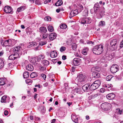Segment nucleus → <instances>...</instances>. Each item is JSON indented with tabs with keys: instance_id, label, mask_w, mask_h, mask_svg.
Wrapping results in <instances>:
<instances>
[{
	"instance_id": "dca6fc26",
	"label": "nucleus",
	"mask_w": 123,
	"mask_h": 123,
	"mask_svg": "<svg viewBox=\"0 0 123 123\" xmlns=\"http://www.w3.org/2000/svg\"><path fill=\"white\" fill-rule=\"evenodd\" d=\"M79 12L78 10H73L71 11L70 13V15L71 17H72L74 16L77 14Z\"/></svg>"
},
{
	"instance_id": "f257e3e1",
	"label": "nucleus",
	"mask_w": 123,
	"mask_h": 123,
	"mask_svg": "<svg viewBox=\"0 0 123 123\" xmlns=\"http://www.w3.org/2000/svg\"><path fill=\"white\" fill-rule=\"evenodd\" d=\"M103 46L102 45L96 46L93 48L92 51L95 54L100 55L103 51Z\"/></svg>"
},
{
	"instance_id": "b1692460",
	"label": "nucleus",
	"mask_w": 123,
	"mask_h": 123,
	"mask_svg": "<svg viewBox=\"0 0 123 123\" xmlns=\"http://www.w3.org/2000/svg\"><path fill=\"white\" fill-rule=\"evenodd\" d=\"M40 32L43 33H46L47 31V30L46 27H41L40 28Z\"/></svg>"
},
{
	"instance_id": "393cba45",
	"label": "nucleus",
	"mask_w": 123,
	"mask_h": 123,
	"mask_svg": "<svg viewBox=\"0 0 123 123\" xmlns=\"http://www.w3.org/2000/svg\"><path fill=\"white\" fill-rule=\"evenodd\" d=\"M105 25V22L103 21H101L98 24V26L99 27H103Z\"/></svg>"
},
{
	"instance_id": "79ce46f5",
	"label": "nucleus",
	"mask_w": 123,
	"mask_h": 123,
	"mask_svg": "<svg viewBox=\"0 0 123 123\" xmlns=\"http://www.w3.org/2000/svg\"><path fill=\"white\" fill-rule=\"evenodd\" d=\"M112 77V76L111 75H108L106 77V80L107 81H110Z\"/></svg>"
},
{
	"instance_id": "4be33fe9",
	"label": "nucleus",
	"mask_w": 123,
	"mask_h": 123,
	"mask_svg": "<svg viewBox=\"0 0 123 123\" xmlns=\"http://www.w3.org/2000/svg\"><path fill=\"white\" fill-rule=\"evenodd\" d=\"M99 7L100 6L98 3H97L95 4L94 6V10L95 12H96V11L98 10Z\"/></svg>"
},
{
	"instance_id": "9d476101",
	"label": "nucleus",
	"mask_w": 123,
	"mask_h": 123,
	"mask_svg": "<svg viewBox=\"0 0 123 123\" xmlns=\"http://www.w3.org/2000/svg\"><path fill=\"white\" fill-rule=\"evenodd\" d=\"M4 11L6 13H11L12 11V9L9 6H5L4 8Z\"/></svg>"
},
{
	"instance_id": "5fc2aeb1",
	"label": "nucleus",
	"mask_w": 123,
	"mask_h": 123,
	"mask_svg": "<svg viewBox=\"0 0 123 123\" xmlns=\"http://www.w3.org/2000/svg\"><path fill=\"white\" fill-rule=\"evenodd\" d=\"M46 43V42H41L40 43V44L41 46H43Z\"/></svg>"
},
{
	"instance_id": "6e6d98bb",
	"label": "nucleus",
	"mask_w": 123,
	"mask_h": 123,
	"mask_svg": "<svg viewBox=\"0 0 123 123\" xmlns=\"http://www.w3.org/2000/svg\"><path fill=\"white\" fill-rule=\"evenodd\" d=\"M38 44H37V46L35 47L34 49V50H37L40 49L39 46V45H37Z\"/></svg>"
},
{
	"instance_id": "bf43d9fd",
	"label": "nucleus",
	"mask_w": 123,
	"mask_h": 123,
	"mask_svg": "<svg viewBox=\"0 0 123 123\" xmlns=\"http://www.w3.org/2000/svg\"><path fill=\"white\" fill-rule=\"evenodd\" d=\"M105 89L104 88H102L100 89V92L102 93H103L105 92Z\"/></svg>"
},
{
	"instance_id": "7c9ffc66",
	"label": "nucleus",
	"mask_w": 123,
	"mask_h": 123,
	"mask_svg": "<svg viewBox=\"0 0 123 123\" xmlns=\"http://www.w3.org/2000/svg\"><path fill=\"white\" fill-rule=\"evenodd\" d=\"M88 11L87 9H85L83 12L82 15L83 16H86L88 15Z\"/></svg>"
},
{
	"instance_id": "f8f14e48",
	"label": "nucleus",
	"mask_w": 123,
	"mask_h": 123,
	"mask_svg": "<svg viewBox=\"0 0 123 123\" xmlns=\"http://www.w3.org/2000/svg\"><path fill=\"white\" fill-rule=\"evenodd\" d=\"M90 86V85L88 84H86L84 85L82 87V89L85 92H88L90 91L88 88Z\"/></svg>"
},
{
	"instance_id": "774afa93",
	"label": "nucleus",
	"mask_w": 123,
	"mask_h": 123,
	"mask_svg": "<svg viewBox=\"0 0 123 123\" xmlns=\"http://www.w3.org/2000/svg\"><path fill=\"white\" fill-rule=\"evenodd\" d=\"M59 1V5L61 6V5L62 4V1Z\"/></svg>"
},
{
	"instance_id": "6e6552de",
	"label": "nucleus",
	"mask_w": 123,
	"mask_h": 123,
	"mask_svg": "<svg viewBox=\"0 0 123 123\" xmlns=\"http://www.w3.org/2000/svg\"><path fill=\"white\" fill-rule=\"evenodd\" d=\"M91 18H83L80 22L81 24L84 25L85 24H90L91 23Z\"/></svg>"
},
{
	"instance_id": "4468645a",
	"label": "nucleus",
	"mask_w": 123,
	"mask_h": 123,
	"mask_svg": "<svg viewBox=\"0 0 123 123\" xmlns=\"http://www.w3.org/2000/svg\"><path fill=\"white\" fill-rule=\"evenodd\" d=\"M57 34L55 33H51L50 34L48 38L50 40H53L56 38Z\"/></svg>"
},
{
	"instance_id": "3c124183",
	"label": "nucleus",
	"mask_w": 123,
	"mask_h": 123,
	"mask_svg": "<svg viewBox=\"0 0 123 123\" xmlns=\"http://www.w3.org/2000/svg\"><path fill=\"white\" fill-rule=\"evenodd\" d=\"M80 89L79 88H76L74 90V92L77 93H80Z\"/></svg>"
},
{
	"instance_id": "ea45409f",
	"label": "nucleus",
	"mask_w": 123,
	"mask_h": 123,
	"mask_svg": "<svg viewBox=\"0 0 123 123\" xmlns=\"http://www.w3.org/2000/svg\"><path fill=\"white\" fill-rule=\"evenodd\" d=\"M12 64L11 63H9L8 64L6 65H5V68L6 69H10L11 67H10V66Z\"/></svg>"
},
{
	"instance_id": "72a5a7b5",
	"label": "nucleus",
	"mask_w": 123,
	"mask_h": 123,
	"mask_svg": "<svg viewBox=\"0 0 123 123\" xmlns=\"http://www.w3.org/2000/svg\"><path fill=\"white\" fill-rule=\"evenodd\" d=\"M4 66V62L3 60L0 58V68H2Z\"/></svg>"
},
{
	"instance_id": "423d86ee",
	"label": "nucleus",
	"mask_w": 123,
	"mask_h": 123,
	"mask_svg": "<svg viewBox=\"0 0 123 123\" xmlns=\"http://www.w3.org/2000/svg\"><path fill=\"white\" fill-rule=\"evenodd\" d=\"M117 41L116 39H114L111 42L110 45L111 46V49L113 50L115 49L117 47Z\"/></svg>"
},
{
	"instance_id": "338daca9",
	"label": "nucleus",
	"mask_w": 123,
	"mask_h": 123,
	"mask_svg": "<svg viewBox=\"0 0 123 123\" xmlns=\"http://www.w3.org/2000/svg\"><path fill=\"white\" fill-rule=\"evenodd\" d=\"M35 3L37 4H40L38 0H36Z\"/></svg>"
},
{
	"instance_id": "de8ad7c7",
	"label": "nucleus",
	"mask_w": 123,
	"mask_h": 123,
	"mask_svg": "<svg viewBox=\"0 0 123 123\" xmlns=\"http://www.w3.org/2000/svg\"><path fill=\"white\" fill-rule=\"evenodd\" d=\"M98 95V93H97L96 94H93L92 95L91 97L92 98H94L95 97H97Z\"/></svg>"
},
{
	"instance_id": "39448f33",
	"label": "nucleus",
	"mask_w": 123,
	"mask_h": 123,
	"mask_svg": "<svg viewBox=\"0 0 123 123\" xmlns=\"http://www.w3.org/2000/svg\"><path fill=\"white\" fill-rule=\"evenodd\" d=\"M118 70V67L116 64H114L111 67L110 70L112 73H114L117 72Z\"/></svg>"
},
{
	"instance_id": "412c9836",
	"label": "nucleus",
	"mask_w": 123,
	"mask_h": 123,
	"mask_svg": "<svg viewBox=\"0 0 123 123\" xmlns=\"http://www.w3.org/2000/svg\"><path fill=\"white\" fill-rule=\"evenodd\" d=\"M26 68L27 70L31 71H32L34 69L33 66L31 64L27 65Z\"/></svg>"
},
{
	"instance_id": "5701e85b",
	"label": "nucleus",
	"mask_w": 123,
	"mask_h": 123,
	"mask_svg": "<svg viewBox=\"0 0 123 123\" xmlns=\"http://www.w3.org/2000/svg\"><path fill=\"white\" fill-rule=\"evenodd\" d=\"M42 64L44 66L46 67L49 64V62L48 61L45 60L43 61Z\"/></svg>"
},
{
	"instance_id": "603ef678",
	"label": "nucleus",
	"mask_w": 123,
	"mask_h": 123,
	"mask_svg": "<svg viewBox=\"0 0 123 123\" xmlns=\"http://www.w3.org/2000/svg\"><path fill=\"white\" fill-rule=\"evenodd\" d=\"M46 67H43V66H40L39 67V69L42 71H44V70L46 69Z\"/></svg>"
},
{
	"instance_id": "4c0bfd02",
	"label": "nucleus",
	"mask_w": 123,
	"mask_h": 123,
	"mask_svg": "<svg viewBox=\"0 0 123 123\" xmlns=\"http://www.w3.org/2000/svg\"><path fill=\"white\" fill-rule=\"evenodd\" d=\"M48 29L49 31L50 32H52L53 30V27L51 25H49L48 26Z\"/></svg>"
},
{
	"instance_id": "49530a36",
	"label": "nucleus",
	"mask_w": 123,
	"mask_h": 123,
	"mask_svg": "<svg viewBox=\"0 0 123 123\" xmlns=\"http://www.w3.org/2000/svg\"><path fill=\"white\" fill-rule=\"evenodd\" d=\"M25 82L27 84H31L32 81L30 79H28L25 80Z\"/></svg>"
},
{
	"instance_id": "bb28decb",
	"label": "nucleus",
	"mask_w": 123,
	"mask_h": 123,
	"mask_svg": "<svg viewBox=\"0 0 123 123\" xmlns=\"http://www.w3.org/2000/svg\"><path fill=\"white\" fill-rule=\"evenodd\" d=\"M93 75L94 77L96 78L99 77L100 76V74L99 73L95 72H94L93 73Z\"/></svg>"
},
{
	"instance_id": "13d9d810",
	"label": "nucleus",
	"mask_w": 123,
	"mask_h": 123,
	"mask_svg": "<svg viewBox=\"0 0 123 123\" xmlns=\"http://www.w3.org/2000/svg\"><path fill=\"white\" fill-rule=\"evenodd\" d=\"M41 76L43 77L44 80H45L46 78V75L43 74H41Z\"/></svg>"
},
{
	"instance_id": "2f4dec72",
	"label": "nucleus",
	"mask_w": 123,
	"mask_h": 123,
	"mask_svg": "<svg viewBox=\"0 0 123 123\" xmlns=\"http://www.w3.org/2000/svg\"><path fill=\"white\" fill-rule=\"evenodd\" d=\"M37 76V73L35 72H33L30 75V77L32 78L36 77Z\"/></svg>"
},
{
	"instance_id": "f3484780",
	"label": "nucleus",
	"mask_w": 123,
	"mask_h": 123,
	"mask_svg": "<svg viewBox=\"0 0 123 123\" xmlns=\"http://www.w3.org/2000/svg\"><path fill=\"white\" fill-rule=\"evenodd\" d=\"M71 119L75 123L78 122V117L75 115H72L71 116Z\"/></svg>"
},
{
	"instance_id": "37998d69",
	"label": "nucleus",
	"mask_w": 123,
	"mask_h": 123,
	"mask_svg": "<svg viewBox=\"0 0 123 123\" xmlns=\"http://www.w3.org/2000/svg\"><path fill=\"white\" fill-rule=\"evenodd\" d=\"M48 36V34L47 33H45L43 34L42 36V39H44L47 37Z\"/></svg>"
},
{
	"instance_id": "9b49d317",
	"label": "nucleus",
	"mask_w": 123,
	"mask_h": 123,
	"mask_svg": "<svg viewBox=\"0 0 123 123\" xmlns=\"http://www.w3.org/2000/svg\"><path fill=\"white\" fill-rule=\"evenodd\" d=\"M20 57H18V54H13L12 55H10L8 57L9 60H14L16 59L19 58Z\"/></svg>"
},
{
	"instance_id": "a19ab883",
	"label": "nucleus",
	"mask_w": 123,
	"mask_h": 123,
	"mask_svg": "<svg viewBox=\"0 0 123 123\" xmlns=\"http://www.w3.org/2000/svg\"><path fill=\"white\" fill-rule=\"evenodd\" d=\"M44 19L45 20L49 21H50L51 20V18L49 16L46 17Z\"/></svg>"
},
{
	"instance_id": "aec40b11",
	"label": "nucleus",
	"mask_w": 123,
	"mask_h": 123,
	"mask_svg": "<svg viewBox=\"0 0 123 123\" xmlns=\"http://www.w3.org/2000/svg\"><path fill=\"white\" fill-rule=\"evenodd\" d=\"M50 56L52 58L55 57L57 55V52L55 51L51 52L50 54Z\"/></svg>"
},
{
	"instance_id": "69168bd1",
	"label": "nucleus",
	"mask_w": 123,
	"mask_h": 123,
	"mask_svg": "<svg viewBox=\"0 0 123 123\" xmlns=\"http://www.w3.org/2000/svg\"><path fill=\"white\" fill-rule=\"evenodd\" d=\"M123 47V40L121 42L120 44V47Z\"/></svg>"
},
{
	"instance_id": "20e7f679",
	"label": "nucleus",
	"mask_w": 123,
	"mask_h": 123,
	"mask_svg": "<svg viewBox=\"0 0 123 123\" xmlns=\"http://www.w3.org/2000/svg\"><path fill=\"white\" fill-rule=\"evenodd\" d=\"M86 78V77L85 75L81 74L78 75L77 79L78 81L82 82L85 81Z\"/></svg>"
},
{
	"instance_id": "e2e57ef3",
	"label": "nucleus",
	"mask_w": 123,
	"mask_h": 123,
	"mask_svg": "<svg viewBox=\"0 0 123 123\" xmlns=\"http://www.w3.org/2000/svg\"><path fill=\"white\" fill-rule=\"evenodd\" d=\"M62 59L63 60H65L66 59V56L65 55H63L62 57Z\"/></svg>"
},
{
	"instance_id": "c9c22d12",
	"label": "nucleus",
	"mask_w": 123,
	"mask_h": 123,
	"mask_svg": "<svg viewBox=\"0 0 123 123\" xmlns=\"http://www.w3.org/2000/svg\"><path fill=\"white\" fill-rule=\"evenodd\" d=\"M6 97L5 96H3L1 99V102H6Z\"/></svg>"
},
{
	"instance_id": "0eeeda50",
	"label": "nucleus",
	"mask_w": 123,
	"mask_h": 123,
	"mask_svg": "<svg viewBox=\"0 0 123 123\" xmlns=\"http://www.w3.org/2000/svg\"><path fill=\"white\" fill-rule=\"evenodd\" d=\"M22 50V47L20 46H18L14 48L13 50L14 52V54H18V55L21 54V51ZM18 57H19L18 56Z\"/></svg>"
},
{
	"instance_id": "a211bd4d",
	"label": "nucleus",
	"mask_w": 123,
	"mask_h": 123,
	"mask_svg": "<svg viewBox=\"0 0 123 123\" xmlns=\"http://www.w3.org/2000/svg\"><path fill=\"white\" fill-rule=\"evenodd\" d=\"M6 79L5 77L0 78V86H3L5 84Z\"/></svg>"
},
{
	"instance_id": "1a4fd4ad",
	"label": "nucleus",
	"mask_w": 123,
	"mask_h": 123,
	"mask_svg": "<svg viewBox=\"0 0 123 123\" xmlns=\"http://www.w3.org/2000/svg\"><path fill=\"white\" fill-rule=\"evenodd\" d=\"M3 44L5 46H10L12 45V40L10 39H9L6 40H4L3 41Z\"/></svg>"
},
{
	"instance_id": "c85d7f7f",
	"label": "nucleus",
	"mask_w": 123,
	"mask_h": 123,
	"mask_svg": "<svg viewBox=\"0 0 123 123\" xmlns=\"http://www.w3.org/2000/svg\"><path fill=\"white\" fill-rule=\"evenodd\" d=\"M98 67H93L91 69L92 71V72L93 73L95 72L94 71H99L100 70V69L99 68H98Z\"/></svg>"
},
{
	"instance_id": "473e14b6",
	"label": "nucleus",
	"mask_w": 123,
	"mask_h": 123,
	"mask_svg": "<svg viewBox=\"0 0 123 123\" xmlns=\"http://www.w3.org/2000/svg\"><path fill=\"white\" fill-rule=\"evenodd\" d=\"M78 9V10L79 12H81L82 10L83 9V7L81 5H79Z\"/></svg>"
},
{
	"instance_id": "ddd939ff",
	"label": "nucleus",
	"mask_w": 123,
	"mask_h": 123,
	"mask_svg": "<svg viewBox=\"0 0 123 123\" xmlns=\"http://www.w3.org/2000/svg\"><path fill=\"white\" fill-rule=\"evenodd\" d=\"M80 59L78 58H75L73 60V62L74 65L75 66L79 65L80 61Z\"/></svg>"
},
{
	"instance_id": "2eb2a0df",
	"label": "nucleus",
	"mask_w": 123,
	"mask_h": 123,
	"mask_svg": "<svg viewBox=\"0 0 123 123\" xmlns=\"http://www.w3.org/2000/svg\"><path fill=\"white\" fill-rule=\"evenodd\" d=\"M115 97V94L113 93H111L106 95L107 98L108 99H113Z\"/></svg>"
},
{
	"instance_id": "c03bdc74",
	"label": "nucleus",
	"mask_w": 123,
	"mask_h": 123,
	"mask_svg": "<svg viewBox=\"0 0 123 123\" xmlns=\"http://www.w3.org/2000/svg\"><path fill=\"white\" fill-rule=\"evenodd\" d=\"M31 62L34 64H35L36 62V58H34L31 59Z\"/></svg>"
},
{
	"instance_id": "0e129e2a",
	"label": "nucleus",
	"mask_w": 123,
	"mask_h": 123,
	"mask_svg": "<svg viewBox=\"0 0 123 123\" xmlns=\"http://www.w3.org/2000/svg\"><path fill=\"white\" fill-rule=\"evenodd\" d=\"M59 1H57L56 3H55V5L56 6H60V5H59Z\"/></svg>"
},
{
	"instance_id": "cd10ccee",
	"label": "nucleus",
	"mask_w": 123,
	"mask_h": 123,
	"mask_svg": "<svg viewBox=\"0 0 123 123\" xmlns=\"http://www.w3.org/2000/svg\"><path fill=\"white\" fill-rule=\"evenodd\" d=\"M25 9V6H21L18 8L17 10V11L18 12H19L22 11L24 10Z\"/></svg>"
},
{
	"instance_id": "58836bf2",
	"label": "nucleus",
	"mask_w": 123,
	"mask_h": 123,
	"mask_svg": "<svg viewBox=\"0 0 123 123\" xmlns=\"http://www.w3.org/2000/svg\"><path fill=\"white\" fill-rule=\"evenodd\" d=\"M88 51V49L87 48H86L85 49H84L82 51L83 54L84 55H86L87 54V52Z\"/></svg>"
},
{
	"instance_id": "052dcab7",
	"label": "nucleus",
	"mask_w": 123,
	"mask_h": 123,
	"mask_svg": "<svg viewBox=\"0 0 123 123\" xmlns=\"http://www.w3.org/2000/svg\"><path fill=\"white\" fill-rule=\"evenodd\" d=\"M8 111H6V110H5V111L4 114V115H6V116L8 114Z\"/></svg>"
},
{
	"instance_id": "8fccbe9b",
	"label": "nucleus",
	"mask_w": 123,
	"mask_h": 123,
	"mask_svg": "<svg viewBox=\"0 0 123 123\" xmlns=\"http://www.w3.org/2000/svg\"><path fill=\"white\" fill-rule=\"evenodd\" d=\"M103 16V14L102 13V12H100L99 16H98V18H102Z\"/></svg>"
},
{
	"instance_id": "6ab92c4d",
	"label": "nucleus",
	"mask_w": 123,
	"mask_h": 123,
	"mask_svg": "<svg viewBox=\"0 0 123 123\" xmlns=\"http://www.w3.org/2000/svg\"><path fill=\"white\" fill-rule=\"evenodd\" d=\"M37 43L35 42H30L29 45L27 46V47L30 48L32 46L34 47L37 46Z\"/></svg>"
},
{
	"instance_id": "e433bc0d",
	"label": "nucleus",
	"mask_w": 123,
	"mask_h": 123,
	"mask_svg": "<svg viewBox=\"0 0 123 123\" xmlns=\"http://www.w3.org/2000/svg\"><path fill=\"white\" fill-rule=\"evenodd\" d=\"M60 28L62 29H65L67 27V26L65 24H62L60 26Z\"/></svg>"
},
{
	"instance_id": "7ed1b4c3",
	"label": "nucleus",
	"mask_w": 123,
	"mask_h": 123,
	"mask_svg": "<svg viewBox=\"0 0 123 123\" xmlns=\"http://www.w3.org/2000/svg\"><path fill=\"white\" fill-rule=\"evenodd\" d=\"M102 109L104 110L107 111L109 110L111 108V105L107 103H104L101 105Z\"/></svg>"
},
{
	"instance_id": "f704fd0d",
	"label": "nucleus",
	"mask_w": 123,
	"mask_h": 123,
	"mask_svg": "<svg viewBox=\"0 0 123 123\" xmlns=\"http://www.w3.org/2000/svg\"><path fill=\"white\" fill-rule=\"evenodd\" d=\"M72 48L74 50H75L77 47L76 44L75 43H73L72 44Z\"/></svg>"
},
{
	"instance_id": "864d4df0",
	"label": "nucleus",
	"mask_w": 123,
	"mask_h": 123,
	"mask_svg": "<svg viewBox=\"0 0 123 123\" xmlns=\"http://www.w3.org/2000/svg\"><path fill=\"white\" fill-rule=\"evenodd\" d=\"M44 58V57L42 55H39L38 57V60H39V59L40 60H41V59H43Z\"/></svg>"
},
{
	"instance_id": "a878e982",
	"label": "nucleus",
	"mask_w": 123,
	"mask_h": 123,
	"mask_svg": "<svg viewBox=\"0 0 123 123\" xmlns=\"http://www.w3.org/2000/svg\"><path fill=\"white\" fill-rule=\"evenodd\" d=\"M116 112L119 114H122L123 113V109H120L118 108L116 109Z\"/></svg>"
},
{
	"instance_id": "4d7b16f0",
	"label": "nucleus",
	"mask_w": 123,
	"mask_h": 123,
	"mask_svg": "<svg viewBox=\"0 0 123 123\" xmlns=\"http://www.w3.org/2000/svg\"><path fill=\"white\" fill-rule=\"evenodd\" d=\"M86 41H85L84 40H81L80 41V43H82L83 44H86Z\"/></svg>"
},
{
	"instance_id": "c756f323",
	"label": "nucleus",
	"mask_w": 123,
	"mask_h": 123,
	"mask_svg": "<svg viewBox=\"0 0 123 123\" xmlns=\"http://www.w3.org/2000/svg\"><path fill=\"white\" fill-rule=\"evenodd\" d=\"M29 74L28 72H25L24 73L23 75V77L25 78H28L29 76Z\"/></svg>"
},
{
	"instance_id": "680f3d73",
	"label": "nucleus",
	"mask_w": 123,
	"mask_h": 123,
	"mask_svg": "<svg viewBox=\"0 0 123 123\" xmlns=\"http://www.w3.org/2000/svg\"><path fill=\"white\" fill-rule=\"evenodd\" d=\"M110 55H108L106 57V58L107 59L110 60H111V58L110 57Z\"/></svg>"
},
{
	"instance_id": "f03ea898",
	"label": "nucleus",
	"mask_w": 123,
	"mask_h": 123,
	"mask_svg": "<svg viewBox=\"0 0 123 123\" xmlns=\"http://www.w3.org/2000/svg\"><path fill=\"white\" fill-rule=\"evenodd\" d=\"M101 82L99 80L95 81L89 87L90 91H92L97 89L100 85Z\"/></svg>"
},
{
	"instance_id": "09e8293b",
	"label": "nucleus",
	"mask_w": 123,
	"mask_h": 123,
	"mask_svg": "<svg viewBox=\"0 0 123 123\" xmlns=\"http://www.w3.org/2000/svg\"><path fill=\"white\" fill-rule=\"evenodd\" d=\"M111 84H105L104 85V87L109 88L111 87Z\"/></svg>"
},
{
	"instance_id": "a18cd8bd",
	"label": "nucleus",
	"mask_w": 123,
	"mask_h": 123,
	"mask_svg": "<svg viewBox=\"0 0 123 123\" xmlns=\"http://www.w3.org/2000/svg\"><path fill=\"white\" fill-rule=\"evenodd\" d=\"M66 49V48L63 46L61 47L60 49V50L61 52H63L65 51Z\"/></svg>"
}]
</instances>
